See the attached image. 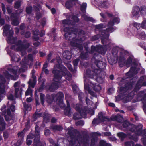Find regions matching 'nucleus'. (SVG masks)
I'll list each match as a JSON object with an SVG mask.
<instances>
[{
    "label": "nucleus",
    "instance_id": "9d476101",
    "mask_svg": "<svg viewBox=\"0 0 146 146\" xmlns=\"http://www.w3.org/2000/svg\"><path fill=\"white\" fill-rule=\"evenodd\" d=\"M64 97V94L61 92H59L57 94L55 97H54V99L55 98L56 99V103L60 106L62 108H63L65 106V104L62 101V98Z\"/></svg>",
    "mask_w": 146,
    "mask_h": 146
},
{
    "label": "nucleus",
    "instance_id": "0eeeda50",
    "mask_svg": "<svg viewBox=\"0 0 146 146\" xmlns=\"http://www.w3.org/2000/svg\"><path fill=\"white\" fill-rule=\"evenodd\" d=\"M123 127L127 128V129L129 130L132 132L135 131V133L137 135H140V133H139L138 132L140 131L142 129V125L141 124H139L137 126L133 124H130L128 121H125L124 122L123 124Z\"/></svg>",
    "mask_w": 146,
    "mask_h": 146
},
{
    "label": "nucleus",
    "instance_id": "3c124183",
    "mask_svg": "<svg viewBox=\"0 0 146 146\" xmlns=\"http://www.w3.org/2000/svg\"><path fill=\"white\" fill-rule=\"evenodd\" d=\"M84 124V122L82 121H80L76 123V125L82 126Z\"/></svg>",
    "mask_w": 146,
    "mask_h": 146
},
{
    "label": "nucleus",
    "instance_id": "6e6552de",
    "mask_svg": "<svg viewBox=\"0 0 146 146\" xmlns=\"http://www.w3.org/2000/svg\"><path fill=\"white\" fill-rule=\"evenodd\" d=\"M5 79L2 76L0 75V102L1 98L5 95L6 93L5 84Z\"/></svg>",
    "mask_w": 146,
    "mask_h": 146
},
{
    "label": "nucleus",
    "instance_id": "13d9d810",
    "mask_svg": "<svg viewBox=\"0 0 146 146\" xmlns=\"http://www.w3.org/2000/svg\"><path fill=\"white\" fill-rule=\"evenodd\" d=\"M100 36L99 35H98L94 36L93 38V40H96L99 38Z\"/></svg>",
    "mask_w": 146,
    "mask_h": 146
},
{
    "label": "nucleus",
    "instance_id": "e2e57ef3",
    "mask_svg": "<svg viewBox=\"0 0 146 146\" xmlns=\"http://www.w3.org/2000/svg\"><path fill=\"white\" fill-rule=\"evenodd\" d=\"M73 20L76 22H78V21L79 20L77 17L75 16H74L72 17Z\"/></svg>",
    "mask_w": 146,
    "mask_h": 146
},
{
    "label": "nucleus",
    "instance_id": "412c9836",
    "mask_svg": "<svg viewBox=\"0 0 146 146\" xmlns=\"http://www.w3.org/2000/svg\"><path fill=\"white\" fill-rule=\"evenodd\" d=\"M14 15L12 14L11 15L12 18H13L14 19L12 20V24L14 26L18 25L19 23V21L18 19V16H15V17H13Z\"/></svg>",
    "mask_w": 146,
    "mask_h": 146
},
{
    "label": "nucleus",
    "instance_id": "4be33fe9",
    "mask_svg": "<svg viewBox=\"0 0 146 146\" xmlns=\"http://www.w3.org/2000/svg\"><path fill=\"white\" fill-rule=\"evenodd\" d=\"M64 58L67 60H70L71 58V54L69 51L66 50L64 51L63 54Z\"/></svg>",
    "mask_w": 146,
    "mask_h": 146
},
{
    "label": "nucleus",
    "instance_id": "f8f14e48",
    "mask_svg": "<svg viewBox=\"0 0 146 146\" xmlns=\"http://www.w3.org/2000/svg\"><path fill=\"white\" fill-rule=\"evenodd\" d=\"M64 30L65 32H66L65 34L66 39L68 40H71V35L75 34V32L73 31L71 29L68 28H65Z\"/></svg>",
    "mask_w": 146,
    "mask_h": 146
},
{
    "label": "nucleus",
    "instance_id": "5701e85b",
    "mask_svg": "<svg viewBox=\"0 0 146 146\" xmlns=\"http://www.w3.org/2000/svg\"><path fill=\"white\" fill-rule=\"evenodd\" d=\"M111 119L113 120H116L117 121L121 122L123 121V118L121 116L117 115L112 116Z\"/></svg>",
    "mask_w": 146,
    "mask_h": 146
},
{
    "label": "nucleus",
    "instance_id": "7c9ffc66",
    "mask_svg": "<svg viewBox=\"0 0 146 146\" xmlns=\"http://www.w3.org/2000/svg\"><path fill=\"white\" fill-rule=\"evenodd\" d=\"M19 60V57L18 55H13L11 57V60L12 61L17 62Z\"/></svg>",
    "mask_w": 146,
    "mask_h": 146
},
{
    "label": "nucleus",
    "instance_id": "dca6fc26",
    "mask_svg": "<svg viewBox=\"0 0 146 146\" xmlns=\"http://www.w3.org/2000/svg\"><path fill=\"white\" fill-rule=\"evenodd\" d=\"M98 5L100 7L107 8L109 5V3L104 0H95Z\"/></svg>",
    "mask_w": 146,
    "mask_h": 146
},
{
    "label": "nucleus",
    "instance_id": "b1692460",
    "mask_svg": "<svg viewBox=\"0 0 146 146\" xmlns=\"http://www.w3.org/2000/svg\"><path fill=\"white\" fill-rule=\"evenodd\" d=\"M98 117L99 120L101 121H106L108 120V118L102 112H100L99 113Z\"/></svg>",
    "mask_w": 146,
    "mask_h": 146
},
{
    "label": "nucleus",
    "instance_id": "ea45409f",
    "mask_svg": "<svg viewBox=\"0 0 146 146\" xmlns=\"http://www.w3.org/2000/svg\"><path fill=\"white\" fill-rule=\"evenodd\" d=\"M126 143L129 146H142L141 145L138 144H136L135 145L134 143L132 141L128 142Z\"/></svg>",
    "mask_w": 146,
    "mask_h": 146
},
{
    "label": "nucleus",
    "instance_id": "69168bd1",
    "mask_svg": "<svg viewBox=\"0 0 146 146\" xmlns=\"http://www.w3.org/2000/svg\"><path fill=\"white\" fill-rule=\"evenodd\" d=\"M141 82L140 81H138L137 84H136V87H138V90H139V88L141 87V84L140 83V82Z\"/></svg>",
    "mask_w": 146,
    "mask_h": 146
},
{
    "label": "nucleus",
    "instance_id": "f03ea898",
    "mask_svg": "<svg viewBox=\"0 0 146 146\" xmlns=\"http://www.w3.org/2000/svg\"><path fill=\"white\" fill-rule=\"evenodd\" d=\"M3 35L4 36H8L7 41L8 43L11 44H15V45H13L11 48L18 51L21 52L22 55H24L25 53L26 49L30 46L29 44L27 42H25L23 43L21 41H19L16 43L15 41L17 39L16 38H13L12 37L13 34V32L10 31L8 33L9 29L10 28L9 25H6L3 27Z\"/></svg>",
    "mask_w": 146,
    "mask_h": 146
},
{
    "label": "nucleus",
    "instance_id": "bf43d9fd",
    "mask_svg": "<svg viewBox=\"0 0 146 146\" xmlns=\"http://www.w3.org/2000/svg\"><path fill=\"white\" fill-rule=\"evenodd\" d=\"M7 12L9 14H10L12 12V10L11 8L10 7H7Z\"/></svg>",
    "mask_w": 146,
    "mask_h": 146
},
{
    "label": "nucleus",
    "instance_id": "49530a36",
    "mask_svg": "<svg viewBox=\"0 0 146 146\" xmlns=\"http://www.w3.org/2000/svg\"><path fill=\"white\" fill-rule=\"evenodd\" d=\"M44 94H41L40 95V101L41 102L42 104V105H43L44 104Z\"/></svg>",
    "mask_w": 146,
    "mask_h": 146
},
{
    "label": "nucleus",
    "instance_id": "4468645a",
    "mask_svg": "<svg viewBox=\"0 0 146 146\" xmlns=\"http://www.w3.org/2000/svg\"><path fill=\"white\" fill-rule=\"evenodd\" d=\"M133 35L143 40L146 39V35L144 32L136 31V32L133 33Z\"/></svg>",
    "mask_w": 146,
    "mask_h": 146
},
{
    "label": "nucleus",
    "instance_id": "cd10ccee",
    "mask_svg": "<svg viewBox=\"0 0 146 146\" xmlns=\"http://www.w3.org/2000/svg\"><path fill=\"white\" fill-rule=\"evenodd\" d=\"M66 3V7L68 9H70V8L72 7L74 3V1L76 0H69Z\"/></svg>",
    "mask_w": 146,
    "mask_h": 146
},
{
    "label": "nucleus",
    "instance_id": "f257e3e1",
    "mask_svg": "<svg viewBox=\"0 0 146 146\" xmlns=\"http://www.w3.org/2000/svg\"><path fill=\"white\" fill-rule=\"evenodd\" d=\"M110 44H108L107 45L103 47H102L101 46H98L96 48L94 46H92L91 47V53L94 55V57L95 60V63L98 68H93V70L92 71L88 70L84 72V84L85 89L92 96H94V94L90 90L89 86V85L87 83L88 80L85 78L86 76H88L91 78L97 79L98 74L100 72V69H104L105 68L106 66V63L100 60H98L99 58H101V56L97 53V52L96 50L98 51V52L101 54H104L106 50L109 49L110 47Z\"/></svg>",
    "mask_w": 146,
    "mask_h": 146
},
{
    "label": "nucleus",
    "instance_id": "2f4dec72",
    "mask_svg": "<svg viewBox=\"0 0 146 146\" xmlns=\"http://www.w3.org/2000/svg\"><path fill=\"white\" fill-rule=\"evenodd\" d=\"M87 4L86 3H83L81 6V10L84 13L86 12Z\"/></svg>",
    "mask_w": 146,
    "mask_h": 146
},
{
    "label": "nucleus",
    "instance_id": "5fc2aeb1",
    "mask_svg": "<svg viewBox=\"0 0 146 146\" xmlns=\"http://www.w3.org/2000/svg\"><path fill=\"white\" fill-rule=\"evenodd\" d=\"M86 102L87 104L88 105H90V104H92V102L90 100L88 99V98H87L86 99Z\"/></svg>",
    "mask_w": 146,
    "mask_h": 146
},
{
    "label": "nucleus",
    "instance_id": "603ef678",
    "mask_svg": "<svg viewBox=\"0 0 146 146\" xmlns=\"http://www.w3.org/2000/svg\"><path fill=\"white\" fill-rule=\"evenodd\" d=\"M8 98L9 100L11 101L14 100V97L12 94H9L8 96Z\"/></svg>",
    "mask_w": 146,
    "mask_h": 146
},
{
    "label": "nucleus",
    "instance_id": "423d86ee",
    "mask_svg": "<svg viewBox=\"0 0 146 146\" xmlns=\"http://www.w3.org/2000/svg\"><path fill=\"white\" fill-rule=\"evenodd\" d=\"M124 52L123 51L121 53L120 56L118 59V60L120 67H122L125 65L128 67L131 64L133 59V57L132 56H129L127 60H125L126 55Z\"/></svg>",
    "mask_w": 146,
    "mask_h": 146
},
{
    "label": "nucleus",
    "instance_id": "bb28decb",
    "mask_svg": "<svg viewBox=\"0 0 146 146\" xmlns=\"http://www.w3.org/2000/svg\"><path fill=\"white\" fill-rule=\"evenodd\" d=\"M77 40L74 41V42L73 41L71 42V45L73 46H76L78 47L80 49V50H81L83 49V47L80 44H78V43H77Z\"/></svg>",
    "mask_w": 146,
    "mask_h": 146
},
{
    "label": "nucleus",
    "instance_id": "338daca9",
    "mask_svg": "<svg viewBox=\"0 0 146 146\" xmlns=\"http://www.w3.org/2000/svg\"><path fill=\"white\" fill-rule=\"evenodd\" d=\"M41 17V15L39 13H38L36 14V18L37 19H39Z\"/></svg>",
    "mask_w": 146,
    "mask_h": 146
},
{
    "label": "nucleus",
    "instance_id": "de8ad7c7",
    "mask_svg": "<svg viewBox=\"0 0 146 146\" xmlns=\"http://www.w3.org/2000/svg\"><path fill=\"white\" fill-rule=\"evenodd\" d=\"M72 89L74 93H76V92L78 91V89L77 86L75 84L72 85Z\"/></svg>",
    "mask_w": 146,
    "mask_h": 146
},
{
    "label": "nucleus",
    "instance_id": "09e8293b",
    "mask_svg": "<svg viewBox=\"0 0 146 146\" xmlns=\"http://www.w3.org/2000/svg\"><path fill=\"white\" fill-rule=\"evenodd\" d=\"M70 21L68 20H64L62 21V23L63 24L69 25L70 23Z\"/></svg>",
    "mask_w": 146,
    "mask_h": 146
},
{
    "label": "nucleus",
    "instance_id": "c756f323",
    "mask_svg": "<svg viewBox=\"0 0 146 146\" xmlns=\"http://www.w3.org/2000/svg\"><path fill=\"white\" fill-rule=\"evenodd\" d=\"M21 92L19 90V88H15V95L16 97H18L21 95Z\"/></svg>",
    "mask_w": 146,
    "mask_h": 146
},
{
    "label": "nucleus",
    "instance_id": "39448f33",
    "mask_svg": "<svg viewBox=\"0 0 146 146\" xmlns=\"http://www.w3.org/2000/svg\"><path fill=\"white\" fill-rule=\"evenodd\" d=\"M120 20L119 18L117 17H115L113 19L112 21L110 20L108 23V27L107 28L106 31H104L102 32L101 39L102 42L104 44V41L106 40L108 41V38L109 36V33H111L114 31L115 29L113 27L114 23H118L119 22Z\"/></svg>",
    "mask_w": 146,
    "mask_h": 146
},
{
    "label": "nucleus",
    "instance_id": "a18cd8bd",
    "mask_svg": "<svg viewBox=\"0 0 146 146\" xmlns=\"http://www.w3.org/2000/svg\"><path fill=\"white\" fill-rule=\"evenodd\" d=\"M105 27V25H104L102 24L98 25L96 26V28L99 29H101Z\"/></svg>",
    "mask_w": 146,
    "mask_h": 146
},
{
    "label": "nucleus",
    "instance_id": "37998d69",
    "mask_svg": "<svg viewBox=\"0 0 146 146\" xmlns=\"http://www.w3.org/2000/svg\"><path fill=\"white\" fill-rule=\"evenodd\" d=\"M141 27L143 29H146V20H144L142 22Z\"/></svg>",
    "mask_w": 146,
    "mask_h": 146
},
{
    "label": "nucleus",
    "instance_id": "c03bdc74",
    "mask_svg": "<svg viewBox=\"0 0 146 146\" xmlns=\"http://www.w3.org/2000/svg\"><path fill=\"white\" fill-rule=\"evenodd\" d=\"M79 61V59H77L73 61V64L74 65V69L76 68V66H77L78 63Z\"/></svg>",
    "mask_w": 146,
    "mask_h": 146
},
{
    "label": "nucleus",
    "instance_id": "774afa93",
    "mask_svg": "<svg viewBox=\"0 0 146 146\" xmlns=\"http://www.w3.org/2000/svg\"><path fill=\"white\" fill-rule=\"evenodd\" d=\"M20 83L19 82H17L15 83L14 85V87L15 88H17V87L19 86L20 85Z\"/></svg>",
    "mask_w": 146,
    "mask_h": 146
},
{
    "label": "nucleus",
    "instance_id": "0e129e2a",
    "mask_svg": "<svg viewBox=\"0 0 146 146\" xmlns=\"http://www.w3.org/2000/svg\"><path fill=\"white\" fill-rule=\"evenodd\" d=\"M67 66L68 68L71 71H72V65L69 64H67Z\"/></svg>",
    "mask_w": 146,
    "mask_h": 146
},
{
    "label": "nucleus",
    "instance_id": "2eb2a0df",
    "mask_svg": "<svg viewBox=\"0 0 146 146\" xmlns=\"http://www.w3.org/2000/svg\"><path fill=\"white\" fill-rule=\"evenodd\" d=\"M140 9L139 7H135L131 12V15L134 17L137 18L139 16Z\"/></svg>",
    "mask_w": 146,
    "mask_h": 146
},
{
    "label": "nucleus",
    "instance_id": "e433bc0d",
    "mask_svg": "<svg viewBox=\"0 0 146 146\" xmlns=\"http://www.w3.org/2000/svg\"><path fill=\"white\" fill-rule=\"evenodd\" d=\"M83 16L87 21H90L92 22H94L95 21V20L92 17H88L86 15H83Z\"/></svg>",
    "mask_w": 146,
    "mask_h": 146
},
{
    "label": "nucleus",
    "instance_id": "aec40b11",
    "mask_svg": "<svg viewBox=\"0 0 146 146\" xmlns=\"http://www.w3.org/2000/svg\"><path fill=\"white\" fill-rule=\"evenodd\" d=\"M39 127L38 126H36L35 128V133L37 135L38 139L37 141H36L35 139L34 140L35 144V145H36V146H38V145L40 144V142L39 139H38V138L40 137V136L39 135Z\"/></svg>",
    "mask_w": 146,
    "mask_h": 146
},
{
    "label": "nucleus",
    "instance_id": "864d4df0",
    "mask_svg": "<svg viewBox=\"0 0 146 146\" xmlns=\"http://www.w3.org/2000/svg\"><path fill=\"white\" fill-rule=\"evenodd\" d=\"M1 7L2 10L3 12L5 14L6 12V10L5 7V5L3 3H1Z\"/></svg>",
    "mask_w": 146,
    "mask_h": 146
},
{
    "label": "nucleus",
    "instance_id": "ddd939ff",
    "mask_svg": "<svg viewBox=\"0 0 146 146\" xmlns=\"http://www.w3.org/2000/svg\"><path fill=\"white\" fill-rule=\"evenodd\" d=\"M136 67H131L130 71L126 74V76L127 78H129L133 76L134 75L136 74L137 73V71L139 70L138 68Z\"/></svg>",
    "mask_w": 146,
    "mask_h": 146
},
{
    "label": "nucleus",
    "instance_id": "58836bf2",
    "mask_svg": "<svg viewBox=\"0 0 146 146\" xmlns=\"http://www.w3.org/2000/svg\"><path fill=\"white\" fill-rule=\"evenodd\" d=\"M23 105L24 108L25 109L28 110H30L31 108L30 105H27L25 102H24Z\"/></svg>",
    "mask_w": 146,
    "mask_h": 146
},
{
    "label": "nucleus",
    "instance_id": "052dcab7",
    "mask_svg": "<svg viewBox=\"0 0 146 146\" xmlns=\"http://www.w3.org/2000/svg\"><path fill=\"white\" fill-rule=\"evenodd\" d=\"M54 128L56 129L59 131H61L62 129V127L60 126H56L54 127Z\"/></svg>",
    "mask_w": 146,
    "mask_h": 146
},
{
    "label": "nucleus",
    "instance_id": "473e14b6",
    "mask_svg": "<svg viewBox=\"0 0 146 146\" xmlns=\"http://www.w3.org/2000/svg\"><path fill=\"white\" fill-rule=\"evenodd\" d=\"M140 12L142 15L146 14V6H144L141 7Z\"/></svg>",
    "mask_w": 146,
    "mask_h": 146
},
{
    "label": "nucleus",
    "instance_id": "4d7b16f0",
    "mask_svg": "<svg viewBox=\"0 0 146 146\" xmlns=\"http://www.w3.org/2000/svg\"><path fill=\"white\" fill-rule=\"evenodd\" d=\"M30 34H31V33L30 32H26L25 34V36L26 38H28L29 37H30Z\"/></svg>",
    "mask_w": 146,
    "mask_h": 146
},
{
    "label": "nucleus",
    "instance_id": "79ce46f5",
    "mask_svg": "<svg viewBox=\"0 0 146 146\" xmlns=\"http://www.w3.org/2000/svg\"><path fill=\"white\" fill-rule=\"evenodd\" d=\"M32 11V7L31 6L27 7L26 9V12L28 14L30 13Z\"/></svg>",
    "mask_w": 146,
    "mask_h": 146
},
{
    "label": "nucleus",
    "instance_id": "9b49d317",
    "mask_svg": "<svg viewBox=\"0 0 146 146\" xmlns=\"http://www.w3.org/2000/svg\"><path fill=\"white\" fill-rule=\"evenodd\" d=\"M81 106L79 104H76L75 108L76 111H79L80 114L82 117H85L86 116V114L88 112V108L87 107L84 108V109L80 110Z\"/></svg>",
    "mask_w": 146,
    "mask_h": 146
},
{
    "label": "nucleus",
    "instance_id": "7ed1b4c3",
    "mask_svg": "<svg viewBox=\"0 0 146 146\" xmlns=\"http://www.w3.org/2000/svg\"><path fill=\"white\" fill-rule=\"evenodd\" d=\"M59 65H57L54 66L52 73L54 74V82L51 84L49 88V90L53 92L57 89L61 82V76L59 74L62 72L65 78L68 80L70 81L72 78V75L70 72L68 71L66 68L62 66V68L63 71L59 72L58 70L60 69Z\"/></svg>",
    "mask_w": 146,
    "mask_h": 146
},
{
    "label": "nucleus",
    "instance_id": "680f3d73",
    "mask_svg": "<svg viewBox=\"0 0 146 146\" xmlns=\"http://www.w3.org/2000/svg\"><path fill=\"white\" fill-rule=\"evenodd\" d=\"M52 55V54L51 53H50L48 56V57L47 59V62H48L50 59L51 58V57Z\"/></svg>",
    "mask_w": 146,
    "mask_h": 146
},
{
    "label": "nucleus",
    "instance_id": "a211bd4d",
    "mask_svg": "<svg viewBox=\"0 0 146 146\" xmlns=\"http://www.w3.org/2000/svg\"><path fill=\"white\" fill-rule=\"evenodd\" d=\"M35 71L34 70H33L32 72V76L33 78V82H32L31 80V79L28 82L29 86L30 87L34 88L36 82V78L34 76V74L35 73Z\"/></svg>",
    "mask_w": 146,
    "mask_h": 146
},
{
    "label": "nucleus",
    "instance_id": "f3484780",
    "mask_svg": "<svg viewBox=\"0 0 146 146\" xmlns=\"http://www.w3.org/2000/svg\"><path fill=\"white\" fill-rule=\"evenodd\" d=\"M67 104V107L64 110V113L66 115L70 116L71 113V111L70 108V105L68 98L67 96H66L65 97Z\"/></svg>",
    "mask_w": 146,
    "mask_h": 146
},
{
    "label": "nucleus",
    "instance_id": "c85d7f7f",
    "mask_svg": "<svg viewBox=\"0 0 146 146\" xmlns=\"http://www.w3.org/2000/svg\"><path fill=\"white\" fill-rule=\"evenodd\" d=\"M33 136L32 134H29L27 137V144L28 145H31L32 143V141L31 140V139L33 138Z\"/></svg>",
    "mask_w": 146,
    "mask_h": 146
},
{
    "label": "nucleus",
    "instance_id": "c9c22d12",
    "mask_svg": "<svg viewBox=\"0 0 146 146\" xmlns=\"http://www.w3.org/2000/svg\"><path fill=\"white\" fill-rule=\"evenodd\" d=\"M100 146H111V145L110 144L106 143L105 142L102 140L100 142Z\"/></svg>",
    "mask_w": 146,
    "mask_h": 146
},
{
    "label": "nucleus",
    "instance_id": "a878e982",
    "mask_svg": "<svg viewBox=\"0 0 146 146\" xmlns=\"http://www.w3.org/2000/svg\"><path fill=\"white\" fill-rule=\"evenodd\" d=\"M5 128V125L3 118L2 117H0V129L1 131L3 130Z\"/></svg>",
    "mask_w": 146,
    "mask_h": 146
},
{
    "label": "nucleus",
    "instance_id": "a19ab883",
    "mask_svg": "<svg viewBox=\"0 0 146 146\" xmlns=\"http://www.w3.org/2000/svg\"><path fill=\"white\" fill-rule=\"evenodd\" d=\"M117 136L121 138H123L126 137V135L122 132H120L117 133Z\"/></svg>",
    "mask_w": 146,
    "mask_h": 146
},
{
    "label": "nucleus",
    "instance_id": "f704fd0d",
    "mask_svg": "<svg viewBox=\"0 0 146 146\" xmlns=\"http://www.w3.org/2000/svg\"><path fill=\"white\" fill-rule=\"evenodd\" d=\"M21 1L20 0L17 1L15 4L14 7L16 9H18L21 6Z\"/></svg>",
    "mask_w": 146,
    "mask_h": 146
},
{
    "label": "nucleus",
    "instance_id": "1a4fd4ad",
    "mask_svg": "<svg viewBox=\"0 0 146 146\" xmlns=\"http://www.w3.org/2000/svg\"><path fill=\"white\" fill-rule=\"evenodd\" d=\"M141 27V25L140 24L136 22H133L129 24L128 29L133 34L134 32H136V31H138V30Z\"/></svg>",
    "mask_w": 146,
    "mask_h": 146
},
{
    "label": "nucleus",
    "instance_id": "20e7f679",
    "mask_svg": "<svg viewBox=\"0 0 146 146\" xmlns=\"http://www.w3.org/2000/svg\"><path fill=\"white\" fill-rule=\"evenodd\" d=\"M27 60L26 58L22 60L20 64L18 66H15L13 67L11 65H9L6 67V69L11 74L7 71L4 72V75L7 78H11L12 80H16L18 77V75L21 72H24L27 68Z\"/></svg>",
    "mask_w": 146,
    "mask_h": 146
},
{
    "label": "nucleus",
    "instance_id": "6e6d98bb",
    "mask_svg": "<svg viewBox=\"0 0 146 146\" xmlns=\"http://www.w3.org/2000/svg\"><path fill=\"white\" fill-rule=\"evenodd\" d=\"M33 33L34 35H37L39 34V32L38 30H35L33 31Z\"/></svg>",
    "mask_w": 146,
    "mask_h": 146
},
{
    "label": "nucleus",
    "instance_id": "4c0bfd02",
    "mask_svg": "<svg viewBox=\"0 0 146 146\" xmlns=\"http://www.w3.org/2000/svg\"><path fill=\"white\" fill-rule=\"evenodd\" d=\"M32 90L29 87L27 90L26 91L25 94L26 96H27L29 95H30L31 96L32 95Z\"/></svg>",
    "mask_w": 146,
    "mask_h": 146
},
{
    "label": "nucleus",
    "instance_id": "72a5a7b5",
    "mask_svg": "<svg viewBox=\"0 0 146 146\" xmlns=\"http://www.w3.org/2000/svg\"><path fill=\"white\" fill-rule=\"evenodd\" d=\"M40 112L39 110H37L35 112V114L33 115L35 119H36L38 117H40L42 116L41 113H38V112Z\"/></svg>",
    "mask_w": 146,
    "mask_h": 146
},
{
    "label": "nucleus",
    "instance_id": "8fccbe9b",
    "mask_svg": "<svg viewBox=\"0 0 146 146\" xmlns=\"http://www.w3.org/2000/svg\"><path fill=\"white\" fill-rule=\"evenodd\" d=\"M81 118V117H80L79 116V115L78 114H75L73 116V118L74 119H80Z\"/></svg>",
    "mask_w": 146,
    "mask_h": 146
},
{
    "label": "nucleus",
    "instance_id": "393cba45",
    "mask_svg": "<svg viewBox=\"0 0 146 146\" xmlns=\"http://www.w3.org/2000/svg\"><path fill=\"white\" fill-rule=\"evenodd\" d=\"M90 86L92 87L95 91H98L101 90V87L99 84L96 85L95 84H93L91 82H90Z\"/></svg>",
    "mask_w": 146,
    "mask_h": 146
},
{
    "label": "nucleus",
    "instance_id": "6ab92c4d",
    "mask_svg": "<svg viewBox=\"0 0 146 146\" xmlns=\"http://www.w3.org/2000/svg\"><path fill=\"white\" fill-rule=\"evenodd\" d=\"M142 129L139 131L138 133H140V135H142L143 137V138L142 139L143 144L144 146H146V129L144 130L143 131H142Z\"/></svg>",
    "mask_w": 146,
    "mask_h": 146
}]
</instances>
